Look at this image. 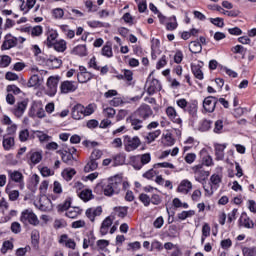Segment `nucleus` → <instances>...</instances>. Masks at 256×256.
I'll return each mask as SVG.
<instances>
[{
  "label": "nucleus",
  "instance_id": "obj_28",
  "mask_svg": "<svg viewBox=\"0 0 256 256\" xmlns=\"http://www.w3.org/2000/svg\"><path fill=\"white\" fill-rule=\"evenodd\" d=\"M75 175H77V171L73 168H66L62 172V177L65 181H71Z\"/></svg>",
  "mask_w": 256,
  "mask_h": 256
},
{
  "label": "nucleus",
  "instance_id": "obj_25",
  "mask_svg": "<svg viewBox=\"0 0 256 256\" xmlns=\"http://www.w3.org/2000/svg\"><path fill=\"white\" fill-rule=\"evenodd\" d=\"M46 65L52 69H59V67L63 65V60L56 57H50L46 60Z\"/></svg>",
  "mask_w": 256,
  "mask_h": 256
},
{
  "label": "nucleus",
  "instance_id": "obj_56",
  "mask_svg": "<svg viewBox=\"0 0 256 256\" xmlns=\"http://www.w3.org/2000/svg\"><path fill=\"white\" fill-rule=\"evenodd\" d=\"M27 139H29V130L27 129L21 130L19 132V140L21 141V143H25Z\"/></svg>",
  "mask_w": 256,
  "mask_h": 256
},
{
  "label": "nucleus",
  "instance_id": "obj_8",
  "mask_svg": "<svg viewBox=\"0 0 256 256\" xmlns=\"http://www.w3.org/2000/svg\"><path fill=\"white\" fill-rule=\"evenodd\" d=\"M133 115H135L142 121H145L146 119H149L151 115H153V110L149 105L143 104L133 113Z\"/></svg>",
  "mask_w": 256,
  "mask_h": 256
},
{
  "label": "nucleus",
  "instance_id": "obj_30",
  "mask_svg": "<svg viewBox=\"0 0 256 256\" xmlns=\"http://www.w3.org/2000/svg\"><path fill=\"white\" fill-rule=\"evenodd\" d=\"M178 25L179 24H177V17L171 16L168 18V21L166 22V29L167 31H175Z\"/></svg>",
  "mask_w": 256,
  "mask_h": 256
},
{
  "label": "nucleus",
  "instance_id": "obj_24",
  "mask_svg": "<svg viewBox=\"0 0 256 256\" xmlns=\"http://www.w3.org/2000/svg\"><path fill=\"white\" fill-rule=\"evenodd\" d=\"M112 225L113 219L111 218V216L106 217L100 227L101 235H107V233H109V227H111Z\"/></svg>",
  "mask_w": 256,
  "mask_h": 256
},
{
  "label": "nucleus",
  "instance_id": "obj_1",
  "mask_svg": "<svg viewBox=\"0 0 256 256\" xmlns=\"http://www.w3.org/2000/svg\"><path fill=\"white\" fill-rule=\"evenodd\" d=\"M121 181H117V178L108 179L107 182L98 183L94 188V193L97 195H105L106 197H113V195L119 194L121 191Z\"/></svg>",
  "mask_w": 256,
  "mask_h": 256
},
{
  "label": "nucleus",
  "instance_id": "obj_23",
  "mask_svg": "<svg viewBox=\"0 0 256 256\" xmlns=\"http://www.w3.org/2000/svg\"><path fill=\"white\" fill-rule=\"evenodd\" d=\"M130 123L132 126V129L134 131H139L140 129H143V120L137 117L136 115L132 114L130 117Z\"/></svg>",
  "mask_w": 256,
  "mask_h": 256
},
{
  "label": "nucleus",
  "instance_id": "obj_22",
  "mask_svg": "<svg viewBox=\"0 0 256 256\" xmlns=\"http://www.w3.org/2000/svg\"><path fill=\"white\" fill-rule=\"evenodd\" d=\"M227 145L225 144H216L215 145V157L216 161H223L225 159V149Z\"/></svg>",
  "mask_w": 256,
  "mask_h": 256
},
{
  "label": "nucleus",
  "instance_id": "obj_39",
  "mask_svg": "<svg viewBox=\"0 0 256 256\" xmlns=\"http://www.w3.org/2000/svg\"><path fill=\"white\" fill-rule=\"evenodd\" d=\"M55 39H57V33L55 32H52L48 35L46 41H44L45 45L48 47V48H51L53 47L54 43H56L57 41H55Z\"/></svg>",
  "mask_w": 256,
  "mask_h": 256
},
{
  "label": "nucleus",
  "instance_id": "obj_42",
  "mask_svg": "<svg viewBox=\"0 0 256 256\" xmlns=\"http://www.w3.org/2000/svg\"><path fill=\"white\" fill-rule=\"evenodd\" d=\"M6 193L9 196L10 201H17V199H19V191L18 190H10L9 186H7Z\"/></svg>",
  "mask_w": 256,
  "mask_h": 256
},
{
  "label": "nucleus",
  "instance_id": "obj_31",
  "mask_svg": "<svg viewBox=\"0 0 256 256\" xmlns=\"http://www.w3.org/2000/svg\"><path fill=\"white\" fill-rule=\"evenodd\" d=\"M28 156L33 165L41 163V160L43 159V155L40 152H30Z\"/></svg>",
  "mask_w": 256,
  "mask_h": 256
},
{
  "label": "nucleus",
  "instance_id": "obj_34",
  "mask_svg": "<svg viewBox=\"0 0 256 256\" xmlns=\"http://www.w3.org/2000/svg\"><path fill=\"white\" fill-rule=\"evenodd\" d=\"M81 208L79 207H74L69 209L66 212V217H68L69 219H77V217H79V215L81 214Z\"/></svg>",
  "mask_w": 256,
  "mask_h": 256
},
{
  "label": "nucleus",
  "instance_id": "obj_41",
  "mask_svg": "<svg viewBox=\"0 0 256 256\" xmlns=\"http://www.w3.org/2000/svg\"><path fill=\"white\" fill-rule=\"evenodd\" d=\"M212 125H213V121L204 119L200 122L199 130L202 132L209 131Z\"/></svg>",
  "mask_w": 256,
  "mask_h": 256
},
{
  "label": "nucleus",
  "instance_id": "obj_27",
  "mask_svg": "<svg viewBox=\"0 0 256 256\" xmlns=\"http://www.w3.org/2000/svg\"><path fill=\"white\" fill-rule=\"evenodd\" d=\"M58 53H65L67 51V42L65 40H58L52 46Z\"/></svg>",
  "mask_w": 256,
  "mask_h": 256
},
{
  "label": "nucleus",
  "instance_id": "obj_10",
  "mask_svg": "<svg viewBox=\"0 0 256 256\" xmlns=\"http://www.w3.org/2000/svg\"><path fill=\"white\" fill-rule=\"evenodd\" d=\"M218 99L213 96H208L203 101V108L206 113H213L217 107Z\"/></svg>",
  "mask_w": 256,
  "mask_h": 256
},
{
  "label": "nucleus",
  "instance_id": "obj_54",
  "mask_svg": "<svg viewBox=\"0 0 256 256\" xmlns=\"http://www.w3.org/2000/svg\"><path fill=\"white\" fill-rule=\"evenodd\" d=\"M6 91L7 93H13V95H19L21 93V89L15 85H8Z\"/></svg>",
  "mask_w": 256,
  "mask_h": 256
},
{
  "label": "nucleus",
  "instance_id": "obj_29",
  "mask_svg": "<svg viewBox=\"0 0 256 256\" xmlns=\"http://www.w3.org/2000/svg\"><path fill=\"white\" fill-rule=\"evenodd\" d=\"M192 73L196 79L202 81L203 79V71L201 70L200 64H192L191 65Z\"/></svg>",
  "mask_w": 256,
  "mask_h": 256
},
{
  "label": "nucleus",
  "instance_id": "obj_3",
  "mask_svg": "<svg viewBox=\"0 0 256 256\" xmlns=\"http://www.w3.org/2000/svg\"><path fill=\"white\" fill-rule=\"evenodd\" d=\"M123 145L125 151H127V153H131V151H136V149L141 147V139H139L138 136L125 135L123 137Z\"/></svg>",
  "mask_w": 256,
  "mask_h": 256
},
{
  "label": "nucleus",
  "instance_id": "obj_9",
  "mask_svg": "<svg viewBox=\"0 0 256 256\" xmlns=\"http://www.w3.org/2000/svg\"><path fill=\"white\" fill-rule=\"evenodd\" d=\"M78 87L79 86L77 85V82L66 80L61 83L60 91L64 95H67L68 93H75V91H77Z\"/></svg>",
  "mask_w": 256,
  "mask_h": 256
},
{
  "label": "nucleus",
  "instance_id": "obj_20",
  "mask_svg": "<svg viewBox=\"0 0 256 256\" xmlns=\"http://www.w3.org/2000/svg\"><path fill=\"white\" fill-rule=\"evenodd\" d=\"M101 213H103V208H101V206H98L96 208H88L86 210V217H88L93 223L95 222V217H100Z\"/></svg>",
  "mask_w": 256,
  "mask_h": 256
},
{
  "label": "nucleus",
  "instance_id": "obj_53",
  "mask_svg": "<svg viewBox=\"0 0 256 256\" xmlns=\"http://www.w3.org/2000/svg\"><path fill=\"white\" fill-rule=\"evenodd\" d=\"M196 159H197V155L195 153H188L184 157V161H186L188 165H192V163H195Z\"/></svg>",
  "mask_w": 256,
  "mask_h": 256
},
{
  "label": "nucleus",
  "instance_id": "obj_50",
  "mask_svg": "<svg viewBox=\"0 0 256 256\" xmlns=\"http://www.w3.org/2000/svg\"><path fill=\"white\" fill-rule=\"evenodd\" d=\"M159 167H162L164 169H175V165L169 162L157 163V164H154L153 166L154 169H159Z\"/></svg>",
  "mask_w": 256,
  "mask_h": 256
},
{
  "label": "nucleus",
  "instance_id": "obj_36",
  "mask_svg": "<svg viewBox=\"0 0 256 256\" xmlns=\"http://www.w3.org/2000/svg\"><path fill=\"white\" fill-rule=\"evenodd\" d=\"M72 53H74V55H79L80 57H85V55H87V46L78 45L72 50Z\"/></svg>",
  "mask_w": 256,
  "mask_h": 256
},
{
  "label": "nucleus",
  "instance_id": "obj_21",
  "mask_svg": "<svg viewBox=\"0 0 256 256\" xmlns=\"http://www.w3.org/2000/svg\"><path fill=\"white\" fill-rule=\"evenodd\" d=\"M39 209L40 211H44V212L51 211V209H53V203L51 202V199H49L46 196L40 198Z\"/></svg>",
  "mask_w": 256,
  "mask_h": 256
},
{
  "label": "nucleus",
  "instance_id": "obj_45",
  "mask_svg": "<svg viewBox=\"0 0 256 256\" xmlns=\"http://www.w3.org/2000/svg\"><path fill=\"white\" fill-rule=\"evenodd\" d=\"M159 135H161V130H156L148 133V135L146 136L147 143H153V141H155V139H157Z\"/></svg>",
  "mask_w": 256,
  "mask_h": 256
},
{
  "label": "nucleus",
  "instance_id": "obj_16",
  "mask_svg": "<svg viewBox=\"0 0 256 256\" xmlns=\"http://www.w3.org/2000/svg\"><path fill=\"white\" fill-rule=\"evenodd\" d=\"M166 114L169 119L173 121V123H176V125H182L183 120H181V118L177 114V110H175L173 106H169L168 108H166Z\"/></svg>",
  "mask_w": 256,
  "mask_h": 256
},
{
  "label": "nucleus",
  "instance_id": "obj_43",
  "mask_svg": "<svg viewBox=\"0 0 256 256\" xmlns=\"http://www.w3.org/2000/svg\"><path fill=\"white\" fill-rule=\"evenodd\" d=\"M58 153H60V155H62V161L63 163H67V165H69V163H71V159H73V154L71 152H63L61 150L58 151Z\"/></svg>",
  "mask_w": 256,
  "mask_h": 256
},
{
  "label": "nucleus",
  "instance_id": "obj_59",
  "mask_svg": "<svg viewBox=\"0 0 256 256\" xmlns=\"http://www.w3.org/2000/svg\"><path fill=\"white\" fill-rule=\"evenodd\" d=\"M9 65H11V57H9L8 55L2 56L0 60V66L9 67Z\"/></svg>",
  "mask_w": 256,
  "mask_h": 256
},
{
  "label": "nucleus",
  "instance_id": "obj_18",
  "mask_svg": "<svg viewBox=\"0 0 256 256\" xmlns=\"http://www.w3.org/2000/svg\"><path fill=\"white\" fill-rule=\"evenodd\" d=\"M58 243H60V245H65L68 249H75L77 247L75 240L69 238L67 234L61 235Z\"/></svg>",
  "mask_w": 256,
  "mask_h": 256
},
{
  "label": "nucleus",
  "instance_id": "obj_61",
  "mask_svg": "<svg viewBox=\"0 0 256 256\" xmlns=\"http://www.w3.org/2000/svg\"><path fill=\"white\" fill-rule=\"evenodd\" d=\"M63 15H65V12L61 8H56L53 10V17L54 19H63Z\"/></svg>",
  "mask_w": 256,
  "mask_h": 256
},
{
  "label": "nucleus",
  "instance_id": "obj_64",
  "mask_svg": "<svg viewBox=\"0 0 256 256\" xmlns=\"http://www.w3.org/2000/svg\"><path fill=\"white\" fill-rule=\"evenodd\" d=\"M210 182L212 185H219V183H221V176H219V174H213L210 177Z\"/></svg>",
  "mask_w": 256,
  "mask_h": 256
},
{
  "label": "nucleus",
  "instance_id": "obj_47",
  "mask_svg": "<svg viewBox=\"0 0 256 256\" xmlns=\"http://www.w3.org/2000/svg\"><path fill=\"white\" fill-rule=\"evenodd\" d=\"M193 215H195L194 210L182 211L181 213H178V219H180V221H185V219L193 217Z\"/></svg>",
  "mask_w": 256,
  "mask_h": 256
},
{
  "label": "nucleus",
  "instance_id": "obj_19",
  "mask_svg": "<svg viewBox=\"0 0 256 256\" xmlns=\"http://www.w3.org/2000/svg\"><path fill=\"white\" fill-rule=\"evenodd\" d=\"M200 157L202 159L200 165H203V167H213V158L209 155L206 149L200 151Z\"/></svg>",
  "mask_w": 256,
  "mask_h": 256
},
{
  "label": "nucleus",
  "instance_id": "obj_14",
  "mask_svg": "<svg viewBox=\"0 0 256 256\" xmlns=\"http://www.w3.org/2000/svg\"><path fill=\"white\" fill-rule=\"evenodd\" d=\"M17 45V38L13 37L11 34L5 36V40L1 46L2 51H7L13 49Z\"/></svg>",
  "mask_w": 256,
  "mask_h": 256
},
{
  "label": "nucleus",
  "instance_id": "obj_58",
  "mask_svg": "<svg viewBox=\"0 0 256 256\" xmlns=\"http://www.w3.org/2000/svg\"><path fill=\"white\" fill-rule=\"evenodd\" d=\"M210 23L212 25H215L216 27H224L225 22L223 21V18H210Z\"/></svg>",
  "mask_w": 256,
  "mask_h": 256
},
{
  "label": "nucleus",
  "instance_id": "obj_5",
  "mask_svg": "<svg viewBox=\"0 0 256 256\" xmlns=\"http://www.w3.org/2000/svg\"><path fill=\"white\" fill-rule=\"evenodd\" d=\"M191 170L194 173L195 181H198V183L207 181V178L209 177V171L205 170V166H203V164L195 165L191 168Z\"/></svg>",
  "mask_w": 256,
  "mask_h": 256
},
{
  "label": "nucleus",
  "instance_id": "obj_15",
  "mask_svg": "<svg viewBox=\"0 0 256 256\" xmlns=\"http://www.w3.org/2000/svg\"><path fill=\"white\" fill-rule=\"evenodd\" d=\"M239 223L241 227H245V229H254L255 222L249 218L247 213L243 212L240 216Z\"/></svg>",
  "mask_w": 256,
  "mask_h": 256
},
{
  "label": "nucleus",
  "instance_id": "obj_51",
  "mask_svg": "<svg viewBox=\"0 0 256 256\" xmlns=\"http://www.w3.org/2000/svg\"><path fill=\"white\" fill-rule=\"evenodd\" d=\"M40 106H41V104H39L37 102H33L30 107L29 117H35Z\"/></svg>",
  "mask_w": 256,
  "mask_h": 256
},
{
  "label": "nucleus",
  "instance_id": "obj_11",
  "mask_svg": "<svg viewBox=\"0 0 256 256\" xmlns=\"http://www.w3.org/2000/svg\"><path fill=\"white\" fill-rule=\"evenodd\" d=\"M27 105H29V102L27 100L18 102L15 105L14 109H12L13 115H15V117H17L18 119L23 117V114L25 113V111L27 109Z\"/></svg>",
  "mask_w": 256,
  "mask_h": 256
},
{
  "label": "nucleus",
  "instance_id": "obj_12",
  "mask_svg": "<svg viewBox=\"0 0 256 256\" xmlns=\"http://www.w3.org/2000/svg\"><path fill=\"white\" fill-rule=\"evenodd\" d=\"M147 93L148 95H155L157 91H161V83L157 79L148 80L146 82Z\"/></svg>",
  "mask_w": 256,
  "mask_h": 256
},
{
  "label": "nucleus",
  "instance_id": "obj_49",
  "mask_svg": "<svg viewBox=\"0 0 256 256\" xmlns=\"http://www.w3.org/2000/svg\"><path fill=\"white\" fill-rule=\"evenodd\" d=\"M11 250H13V242L5 241L2 245L1 253H3V255H5V253H7L8 251H11Z\"/></svg>",
  "mask_w": 256,
  "mask_h": 256
},
{
  "label": "nucleus",
  "instance_id": "obj_33",
  "mask_svg": "<svg viewBox=\"0 0 256 256\" xmlns=\"http://www.w3.org/2000/svg\"><path fill=\"white\" fill-rule=\"evenodd\" d=\"M97 167H99V162H97V160H93L92 158H90V161L84 167V172L91 173V171H95Z\"/></svg>",
  "mask_w": 256,
  "mask_h": 256
},
{
  "label": "nucleus",
  "instance_id": "obj_4",
  "mask_svg": "<svg viewBox=\"0 0 256 256\" xmlns=\"http://www.w3.org/2000/svg\"><path fill=\"white\" fill-rule=\"evenodd\" d=\"M20 221L24 225H33L34 227L39 225V218L32 212V210H24L21 213Z\"/></svg>",
  "mask_w": 256,
  "mask_h": 256
},
{
  "label": "nucleus",
  "instance_id": "obj_7",
  "mask_svg": "<svg viewBox=\"0 0 256 256\" xmlns=\"http://www.w3.org/2000/svg\"><path fill=\"white\" fill-rule=\"evenodd\" d=\"M59 85V76H50L47 79L46 83V94H48L49 97H55L57 95V87Z\"/></svg>",
  "mask_w": 256,
  "mask_h": 256
},
{
  "label": "nucleus",
  "instance_id": "obj_6",
  "mask_svg": "<svg viewBox=\"0 0 256 256\" xmlns=\"http://www.w3.org/2000/svg\"><path fill=\"white\" fill-rule=\"evenodd\" d=\"M148 163H151L150 153H145L140 156H134V158L132 159V167H134L136 171L143 169V165H147Z\"/></svg>",
  "mask_w": 256,
  "mask_h": 256
},
{
  "label": "nucleus",
  "instance_id": "obj_38",
  "mask_svg": "<svg viewBox=\"0 0 256 256\" xmlns=\"http://www.w3.org/2000/svg\"><path fill=\"white\" fill-rule=\"evenodd\" d=\"M39 239H40L39 231L37 230L32 231L31 243L34 249H39Z\"/></svg>",
  "mask_w": 256,
  "mask_h": 256
},
{
  "label": "nucleus",
  "instance_id": "obj_40",
  "mask_svg": "<svg viewBox=\"0 0 256 256\" xmlns=\"http://www.w3.org/2000/svg\"><path fill=\"white\" fill-rule=\"evenodd\" d=\"M102 55L104 57H113V48L111 47V43L107 42L105 46L102 48Z\"/></svg>",
  "mask_w": 256,
  "mask_h": 256
},
{
  "label": "nucleus",
  "instance_id": "obj_32",
  "mask_svg": "<svg viewBox=\"0 0 256 256\" xmlns=\"http://www.w3.org/2000/svg\"><path fill=\"white\" fill-rule=\"evenodd\" d=\"M78 195L82 201H85V203L93 199V191L91 189L82 190Z\"/></svg>",
  "mask_w": 256,
  "mask_h": 256
},
{
  "label": "nucleus",
  "instance_id": "obj_44",
  "mask_svg": "<svg viewBox=\"0 0 256 256\" xmlns=\"http://www.w3.org/2000/svg\"><path fill=\"white\" fill-rule=\"evenodd\" d=\"M184 111L186 113H189V115H192V117H195V115H197V104L188 103V105Z\"/></svg>",
  "mask_w": 256,
  "mask_h": 256
},
{
  "label": "nucleus",
  "instance_id": "obj_17",
  "mask_svg": "<svg viewBox=\"0 0 256 256\" xmlns=\"http://www.w3.org/2000/svg\"><path fill=\"white\" fill-rule=\"evenodd\" d=\"M191 189H193V183L191 181L184 179L179 184L177 191L178 193H182L183 195H187Z\"/></svg>",
  "mask_w": 256,
  "mask_h": 256
},
{
  "label": "nucleus",
  "instance_id": "obj_26",
  "mask_svg": "<svg viewBox=\"0 0 256 256\" xmlns=\"http://www.w3.org/2000/svg\"><path fill=\"white\" fill-rule=\"evenodd\" d=\"M93 77H95V75H93V73L91 72L77 74V79L79 83H88V81H91Z\"/></svg>",
  "mask_w": 256,
  "mask_h": 256
},
{
  "label": "nucleus",
  "instance_id": "obj_63",
  "mask_svg": "<svg viewBox=\"0 0 256 256\" xmlns=\"http://www.w3.org/2000/svg\"><path fill=\"white\" fill-rule=\"evenodd\" d=\"M221 131H223V122L222 120H217L214 126V133H221Z\"/></svg>",
  "mask_w": 256,
  "mask_h": 256
},
{
  "label": "nucleus",
  "instance_id": "obj_48",
  "mask_svg": "<svg viewBox=\"0 0 256 256\" xmlns=\"http://www.w3.org/2000/svg\"><path fill=\"white\" fill-rule=\"evenodd\" d=\"M116 111L114 108L108 107L103 109V115L104 117H107L108 119H113L116 115Z\"/></svg>",
  "mask_w": 256,
  "mask_h": 256
},
{
  "label": "nucleus",
  "instance_id": "obj_13",
  "mask_svg": "<svg viewBox=\"0 0 256 256\" xmlns=\"http://www.w3.org/2000/svg\"><path fill=\"white\" fill-rule=\"evenodd\" d=\"M8 176L10 181H14V183H19L20 185V189H23V187H25V183L23 182V173L15 170V171H8Z\"/></svg>",
  "mask_w": 256,
  "mask_h": 256
},
{
  "label": "nucleus",
  "instance_id": "obj_52",
  "mask_svg": "<svg viewBox=\"0 0 256 256\" xmlns=\"http://www.w3.org/2000/svg\"><path fill=\"white\" fill-rule=\"evenodd\" d=\"M163 249V244L158 240H154L151 243L150 251H161Z\"/></svg>",
  "mask_w": 256,
  "mask_h": 256
},
{
  "label": "nucleus",
  "instance_id": "obj_57",
  "mask_svg": "<svg viewBox=\"0 0 256 256\" xmlns=\"http://www.w3.org/2000/svg\"><path fill=\"white\" fill-rule=\"evenodd\" d=\"M43 34V27L42 26H35L31 29L32 37H39V35Z\"/></svg>",
  "mask_w": 256,
  "mask_h": 256
},
{
  "label": "nucleus",
  "instance_id": "obj_2",
  "mask_svg": "<svg viewBox=\"0 0 256 256\" xmlns=\"http://www.w3.org/2000/svg\"><path fill=\"white\" fill-rule=\"evenodd\" d=\"M95 109H97V105L95 104H89L86 107L82 104H76L72 108V117L73 119H76V121H79V119L93 115L95 113Z\"/></svg>",
  "mask_w": 256,
  "mask_h": 256
},
{
  "label": "nucleus",
  "instance_id": "obj_60",
  "mask_svg": "<svg viewBox=\"0 0 256 256\" xmlns=\"http://www.w3.org/2000/svg\"><path fill=\"white\" fill-rule=\"evenodd\" d=\"M242 253L244 256H256L255 248L245 247L242 249Z\"/></svg>",
  "mask_w": 256,
  "mask_h": 256
},
{
  "label": "nucleus",
  "instance_id": "obj_55",
  "mask_svg": "<svg viewBox=\"0 0 256 256\" xmlns=\"http://www.w3.org/2000/svg\"><path fill=\"white\" fill-rule=\"evenodd\" d=\"M139 199L145 207L151 205V198L147 194H140Z\"/></svg>",
  "mask_w": 256,
  "mask_h": 256
},
{
  "label": "nucleus",
  "instance_id": "obj_35",
  "mask_svg": "<svg viewBox=\"0 0 256 256\" xmlns=\"http://www.w3.org/2000/svg\"><path fill=\"white\" fill-rule=\"evenodd\" d=\"M202 49L203 47L201 46V43H199L198 41H192L189 44V51H191V53H201Z\"/></svg>",
  "mask_w": 256,
  "mask_h": 256
},
{
  "label": "nucleus",
  "instance_id": "obj_37",
  "mask_svg": "<svg viewBox=\"0 0 256 256\" xmlns=\"http://www.w3.org/2000/svg\"><path fill=\"white\" fill-rule=\"evenodd\" d=\"M15 145V139L13 137H5L3 138V148L5 151H10L11 147Z\"/></svg>",
  "mask_w": 256,
  "mask_h": 256
},
{
  "label": "nucleus",
  "instance_id": "obj_62",
  "mask_svg": "<svg viewBox=\"0 0 256 256\" xmlns=\"http://www.w3.org/2000/svg\"><path fill=\"white\" fill-rule=\"evenodd\" d=\"M11 231L17 235L21 231V224L19 222H13L11 224Z\"/></svg>",
  "mask_w": 256,
  "mask_h": 256
},
{
  "label": "nucleus",
  "instance_id": "obj_46",
  "mask_svg": "<svg viewBox=\"0 0 256 256\" xmlns=\"http://www.w3.org/2000/svg\"><path fill=\"white\" fill-rule=\"evenodd\" d=\"M163 143L167 147H171V145H175V139H173V136L171 135V133L168 132L164 135Z\"/></svg>",
  "mask_w": 256,
  "mask_h": 256
}]
</instances>
